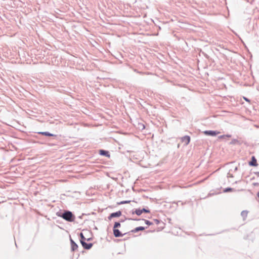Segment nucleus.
Returning <instances> with one entry per match:
<instances>
[{
	"instance_id": "a211bd4d",
	"label": "nucleus",
	"mask_w": 259,
	"mask_h": 259,
	"mask_svg": "<svg viewBox=\"0 0 259 259\" xmlns=\"http://www.w3.org/2000/svg\"><path fill=\"white\" fill-rule=\"evenodd\" d=\"M145 222L146 223V224L148 225H151L152 224V223L150 222V221H148V220H145Z\"/></svg>"
},
{
	"instance_id": "412c9836",
	"label": "nucleus",
	"mask_w": 259,
	"mask_h": 259,
	"mask_svg": "<svg viewBox=\"0 0 259 259\" xmlns=\"http://www.w3.org/2000/svg\"><path fill=\"white\" fill-rule=\"evenodd\" d=\"M225 136H224H224H222L220 137V138H224Z\"/></svg>"
},
{
	"instance_id": "9b49d317",
	"label": "nucleus",
	"mask_w": 259,
	"mask_h": 259,
	"mask_svg": "<svg viewBox=\"0 0 259 259\" xmlns=\"http://www.w3.org/2000/svg\"><path fill=\"white\" fill-rule=\"evenodd\" d=\"M134 213H135L138 215H140L143 212L142 211V209H137L135 210Z\"/></svg>"
},
{
	"instance_id": "9d476101",
	"label": "nucleus",
	"mask_w": 259,
	"mask_h": 259,
	"mask_svg": "<svg viewBox=\"0 0 259 259\" xmlns=\"http://www.w3.org/2000/svg\"><path fill=\"white\" fill-rule=\"evenodd\" d=\"M38 134H41L42 135L49 136V137H52V136H54L53 134H50L48 132H39Z\"/></svg>"
},
{
	"instance_id": "39448f33",
	"label": "nucleus",
	"mask_w": 259,
	"mask_h": 259,
	"mask_svg": "<svg viewBox=\"0 0 259 259\" xmlns=\"http://www.w3.org/2000/svg\"><path fill=\"white\" fill-rule=\"evenodd\" d=\"M80 242L82 245V246L85 249H90L92 246H93V244L92 243H90V244H87L83 240H80Z\"/></svg>"
},
{
	"instance_id": "4468645a",
	"label": "nucleus",
	"mask_w": 259,
	"mask_h": 259,
	"mask_svg": "<svg viewBox=\"0 0 259 259\" xmlns=\"http://www.w3.org/2000/svg\"><path fill=\"white\" fill-rule=\"evenodd\" d=\"M130 202H131V201H122L120 202H118L117 204L120 205V204H125V203H130Z\"/></svg>"
},
{
	"instance_id": "1a4fd4ad",
	"label": "nucleus",
	"mask_w": 259,
	"mask_h": 259,
	"mask_svg": "<svg viewBox=\"0 0 259 259\" xmlns=\"http://www.w3.org/2000/svg\"><path fill=\"white\" fill-rule=\"evenodd\" d=\"M100 154L101 155H105L107 157H109L110 155L109 154V152L108 151H104V150H101L100 151Z\"/></svg>"
},
{
	"instance_id": "f257e3e1",
	"label": "nucleus",
	"mask_w": 259,
	"mask_h": 259,
	"mask_svg": "<svg viewBox=\"0 0 259 259\" xmlns=\"http://www.w3.org/2000/svg\"><path fill=\"white\" fill-rule=\"evenodd\" d=\"M60 216L68 222H73L74 220V216L73 215L72 213L69 211H65Z\"/></svg>"
},
{
	"instance_id": "423d86ee",
	"label": "nucleus",
	"mask_w": 259,
	"mask_h": 259,
	"mask_svg": "<svg viewBox=\"0 0 259 259\" xmlns=\"http://www.w3.org/2000/svg\"><path fill=\"white\" fill-rule=\"evenodd\" d=\"M190 141V138L189 136H186L182 138V142L185 143V145H188Z\"/></svg>"
},
{
	"instance_id": "ddd939ff",
	"label": "nucleus",
	"mask_w": 259,
	"mask_h": 259,
	"mask_svg": "<svg viewBox=\"0 0 259 259\" xmlns=\"http://www.w3.org/2000/svg\"><path fill=\"white\" fill-rule=\"evenodd\" d=\"M121 226L120 224L118 222H115L113 228L117 229L118 227H120Z\"/></svg>"
},
{
	"instance_id": "f3484780",
	"label": "nucleus",
	"mask_w": 259,
	"mask_h": 259,
	"mask_svg": "<svg viewBox=\"0 0 259 259\" xmlns=\"http://www.w3.org/2000/svg\"><path fill=\"white\" fill-rule=\"evenodd\" d=\"M80 235V237H81L80 240H83L84 241V240H85V238L84 237L83 234L82 233H81Z\"/></svg>"
},
{
	"instance_id": "dca6fc26",
	"label": "nucleus",
	"mask_w": 259,
	"mask_h": 259,
	"mask_svg": "<svg viewBox=\"0 0 259 259\" xmlns=\"http://www.w3.org/2000/svg\"><path fill=\"white\" fill-rule=\"evenodd\" d=\"M142 212H146V213H149L150 212V210H149L146 209L145 208H143L142 209Z\"/></svg>"
},
{
	"instance_id": "20e7f679",
	"label": "nucleus",
	"mask_w": 259,
	"mask_h": 259,
	"mask_svg": "<svg viewBox=\"0 0 259 259\" xmlns=\"http://www.w3.org/2000/svg\"><path fill=\"white\" fill-rule=\"evenodd\" d=\"M249 165L253 166H257L258 164L254 156H252L251 160L249 162Z\"/></svg>"
},
{
	"instance_id": "aec40b11",
	"label": "nucleus",
	"mask_w": 259,
	"mask_h": 259,
	"mask_svg": "<svg viewBox=\"0 0 259 259\" xmlns=\"http://www.w3.org/2000/svg\"><path fill=\"white\" fill-rule=\"evenodd\" d=\"M255 174L257 176H259V172H256Z\"/></svg>"
},
{
	"instance_id": "7ed1b4c3",
	"label": "nucleus",
	"mask_w": 259,
	"mask_h": 259,
	"mask_svg": "<svg viewBox=\"0 0 259 259\" xmlns=\"http://www.w3.org/2000/svg\"><path fill=\"white\" fill-rule=\"evenodd\" d=\"M121 212L120 211H118L116 212L112 213L108 217V219L110 220L112 218L115 217H119L121 215Z\"/></svg>"
},
{
	"instance_id": "2eb2a0df",
	"label": "nucleus",
	"mask_w": 259,
	"mask_h": 259,
	"mask_svg": "<svg viewBox=\"0 0 259 259\" xmlns=\"http://www.w3.org/2000/svg\"><path fill=\"white\" fill-rule=\"evenodd\" d=\"M233 189L231 188H226L224 190V192H228L233 191Z\"/></svg>"
},
{
	"instance_id": "f8f14e48",
	"label": "nucleus",
	"mask_w": 259,
	"mask_h": 259,
	"mask_svg": "<svg viewBox=\"0 0 259 259\" xmlns=\"http://www.w3.org/2000/svg\"><path fill=\"white\" fill-rule=\"evenodd\" d=\"M145 229L144 227H139L135 228L134 232H138L139 231H143Z\"/></svg>"
},
{
	"instance_id": "6ab92c4d",
	"label": "nucleus",
	"mask_w": 259,
	"mask_h": 259,
	"mask_svg": "<svg viewBox=\"0 0 259 259\" xmlns=\"http://www.w3.org/2000/svg\"><path fill=\"white\" fill-rule=\"evenodd\" d=\"M243 99L247 102L250 103V100H248L247 98H245V97H243Z\"/></svg>"
},
{
	"instance_id": "4be33fe9",
	"label": "nucleus",
	"mask_w": 259,
	"mask_h": 259,
	"mask_svg": "<svg viewBox=\"0 0 259 259\" xmlns=\"http://www.w3.org/2000/svg\"><path fill=\"white\" fill-rule=\"evenodd\" d=\"M257 196H258V197H259V192H258V193H257Z\"/></svg>"
},
{
	"instance_id": "0eeeda50",
	"label": "nucleus",
	"mask_w": 259,
	"mask_h": 259,
	"mask_svg": "<svg viewBox=\"0 0 259 259\" xmlns=\"http://www.w3.org/2000/svg\"><path fill=\"white\" fill-rule=\"evenodd\" d=\"M113 234L115 237H120L122 236V234L117 229L113 228Z\"/></svg>"
},
{
	"instance_id": "6e6552de",
	"label": "nucleus",
	"mask_w": 259,
	"mask_h": 259,
	"mask_svg": "<svg viewBox=\"0 0 259 259\" xmlns=\"http://www.w3.org/2000/svg\"><path fill=\"white\" fill-rule=\"evenodd\" d=\"M71 249L73 251L76 250L78 248L77 245L72 240H71Z\"/></svg>"
},
{
	"instance_id": "f03ea898",
	"label": "nucleus",
	"mask_w": 259,
	"mask_h": 259,
	"mask_svg": "<svg viewBox=\"0 0 259 259\" xmlns=\"http://www.w3.org/2000/svg\"><path fill=\"white\" fill-rule=\"evenodd\" d=\"M204 134L206 135L214 136H216L217 135L220 134V132L213 131H206L204 132Z\"/></svg>"
}]
</instances>
